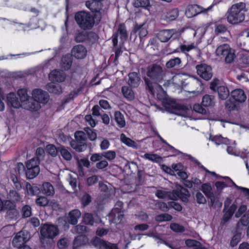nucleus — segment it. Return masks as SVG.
Here are the masks:
<instances>
[{"label": "nucleus", "instance_id": "nucleus-1", "mask_svg": "<svg viewBox=\"0 0 249 249\" xmlns=\"http://www.w3.org/2000/svg\"><path fill=\"white\" fill-rule=\"evenodd\" d=\"M165 73L160 65L152 64L146 68V76L143 77L145 89L152 95H154L155 89H162L159 83L163 80Z\"/></svg>", "mask_w": 249, "mask_h": 249}, {"label": "nucleus", "instance_id": "nucleus-2", "mask_svg": "<svg viewBox=\"0 0 249 249\" xmlns=\"http://www.w3.org/2000/svg\"><path fill=\"white\" fill-rule=\"evenodd\" d=\"M245 3L240 2L233 5L228 11L227 19L231 24H237L245 19Z\"/></svg>", "mask_w": 249, "mask_h": 249}, {"label": "nucleus", "instance_id": "nucleus-3", "mask_svg": "<svg viewBox=\"0 0 249 249\" xmlns=\"http://www.w3.org/2000/svg\"><path fill=\"white\" fill-rule=\"evenodd\" d=\"M75 19L79 26L85 30L91 29L94 24V18L89 12H77L75 16Z\"/></svg>", "mask_w": 249, "mask_h": 249}, {"label": "nucleus", "instance_id": "nucleus-4", "mask_svg": "<svg viewBox=\"0 0 249 249\" xmlns=\"http://www.w3.org/2000/svg\"><path fill=\"white\" fill-rule=\"evenodd\" d=\"M74 137L75 140H72L70 142L71 147L78 152L85 151L87 148V145L86 143V134L83 131H78L75 132Z\"/></svg>", "mask_w": 249, "mask_h": 249}, {"label": "nucleus", "instance_id": "nucleus-5", "mask_svg": "<svg viewBox=\"0 0 249 249\" xmlns=\"http://www.w3.org/2000/svg\"><path fill=\"white\" fill-rule=\"evenodd\" d=\"M215 53L217 56L224 58L225 62L229 64L231 63L235 57L234 50L227 44L219 46L215 51Z\"/></svg>", "mask_w": 249, "mask_h": 249}, {"label": "nucleus", "instance_id": "nucleus-6", "mask_svg": "<svg viewBox=\"0 0 249 249\" xmlns=\"http://www.w3.org/2000/svg\"><path fill=\"white\" fill-rule=\"evenodd\" d=\"M39 164L38 161L35 159H30L26 161L25 175L27 179H33L39 174Z\"/></svg>", "mask_w": 249, "mask_h": 249}, {"label": "nucleus", "instance_id": "nucleus-7", "mask_svg": "<svg viewBox=\"0 0 249 249\" xmlns=\"http://www.w3.org/2000/svg\"><path fill=\"white\" fill-rule=\"evenodd\" d=\"M197 74L206 81L211 79L213 75L212 68L205 63H201L196 67Z\"/></svg>", "mask_w": 249, "mask_h": 249}, {"label": "nucleus", "instance_id": "nucleus-8", "mask_svg": "<svg viewBox=\"0 0 249 249\" xmlns=\"http://www.w3.org/2000/svg\"><path fill=\"white\" fill-rule=\"evenodd\" d=\"M30 238V235L26 231H21L15 235L12 241V244L14 247L19 248L25 245Z\"/></svg>", "mask_w": 249, "mask_h": 249}, {"label": "nucleus", "instance_id": "nucleus-9", "mask_svg": "<svg viewBox=\"0 0 249 249\" xmlns=\"http://www.w3.org/2000/svg\"><path fill=\"white\" fill-rule=\"evenodd\" d=\"M212 7V5L207 8H203L197 4L189 5L186 9L185 15L188 18H191L201 13L207 12L210 10Z\"/></svg>", "mask_w": 249, "mask_h": 249}, {"label": "nucleus", "instance_id": "nucleus-10", "mask_svg": "<svg viewBox=\"0 0 249 249\" xmlns=\"http://www.w3.org/2000/svg\"><path fill=\"white\" fill-rule=\"evenodd\" d=\"M40 233L45 238L53 239L58 234V230L54 225L45 224L41 227Z\"/></svg>", "mask_w": 249, "mask_h": 249}, {"label": "nucleus", "instance_id": "nucleus-11", "mask_svg": "<svg viewBox=\"0 0 249 249\" xmlns=\"http://www.w3.org/2000/svg\"><path fill=\"white\" fill-rule=\"evenodd\" d=\"M119 35L120 36V39L123 42L127 40L128 34L126 27L124 23L119 24L117 32L114 33L112 35V42L115 45H116L118 43V37Z\"/></svg>", "mask_w": 249, "mask_h": 249}, {"label": "nucleus", "instance_id": "nucleus-12", "mask_svg": "<svg viewBox=\"0 0 249 249\" xmlns=\"http://www.w3.org/2000/svg\"><path fill=\"white\" fill-rule=\"evenodd\" d=\"M127 85L131 88H137L142 82L140 74L137 72H131L128 74Z\"/></svg>", "mask_w": 249, "mask_h": 249}, {"label": "nucleus", "instance_id": "nucleus-13", "mask_svg": "<svg viewBox=\"0 0 249 249\" xmlns=\"http://www.w3.org/2000/svg\"><path fill=\"white\" fill-rule=\"evenodd\" d=\"M71 56L77 59H83L87 53V49L83 45H77L74 46L71 51Z\"/></svg>", "mask_w": 249, "mask_h": 249}, {"label": "nucleus", "instance_id": "nucleus-14", "mask_svg": "<svg viewBox=\"0 0 249 249\" xmlns=\"http://www.w3.org/2000/svg\"><path fill=\"white\" fill-rule=\"evenodd\" d=\"M92 244L99 249H119L116 244L106 242L98 238L93 240Z\"/></svg>", "mask_w": 249, "mask_h": 249}, {"label": "nucleus", "instance_id": "nucleus-15", "mask_svg": "<svg viewBox=\"0 0 249 249\" xmlns=\"http://www.w3.org/2000/svg\"><path fill=\"white\" fill-rule=\"evenodd\" d=\"M104 0H90L86 2V6L92 12H99L103 7Z\"/></svg>", "mask_w": 249, "mask_h": 249}, {"label": "nucleus", "instance_id": "nucleus-16", "mask_svg": "<svg viewBox=\"0 0 249 249\" xmlns=\"http://www.w3.org/2000/svg\"><path fill=\"white\" fill-rule=\"evenodd\" d=\"M176 33L175 29L162 30L158 34V38L161 42H167Z\"/></svg>", "mask_w": 249, "mask_h": 249}, {"label": "nucleus", "instance_id": "nucleus-17", "mask_svg": "<svg viewBox=\"0 0 249 249\" xmlns=\"http://www.w3.org/2000/svg\"><path fill=\"white\" fill-rule=\"evenodd\" d=\"M32 95L33 97L40 103L45 104L47 102L48 100V95L47 93L40 89H35L33 90Z\"/></svg>", "mask_w": 249, "mask_h": 249}, {"label": "nucleus", "instance_id": "nucleus-18", "mask_svg": "<svg viewBox=\"0 0 249 249\" xmlns=\"http://www.w3.org/2000/svg\"><path fill=\"white\" fill-rule=\"evenodd\" d=\"M231 96L236 102L238 103H243L247 99L244 91L240 89L232 90L231 92Z\"/></svg>", "mask_w": 249, "mask_h": 249}, {"label": "nucleus", "instance_id": "nucleus-19", "mask_svg": "<svg viewBox=\"0 0 249 249\" xmlns=\"http://www.w3.org/2000/svg\"><path fill=\"white\" fill-rule=\"evenodd\" d=\"M195 48H196V46L195 43H192L188 45L180 43L178 47L174 50V53L181 52L185 54L187 57H189L191 59V56L188 54V53Z\"/></svg>", "mask_w": 249, "mask_h": 249}, {"label": "nucleus", "instance_id": "nucleus-20", "mask_svg": "<svg viewBox=\"0 0 249 249\" xmlns=\"http://www.w3.org/2000/svg\"><path fill=\"white\" fill-rule=\"evenodd\" d=\"M100 221L97 216L90 213H85L82 216V222L86 225L93 226L95 223H97Z\"/></svg>", "mask_w": 249, "mask_h": 249}, {"label": "nucleus", "instance_id": "nucleus-21", "mask_svg": "<svg viewBox=\"0 0 249 249\" xmlns=\"http://www.w3.org/2000/svg\"><path fill=\"white\" fill-rule=\"evenodd\" d=\"M6 98L8 106L15 108H18L21 107L20 102L18 101L15 93H9L7 94Z\"/></svg>", "mask_w": 249, "mask_h": 249}, {"label": "nucleus", "instance_id": "nucleus-22", "mask_svg": "<svg viewBox=\"0 0 249 249\" xmlns=\"http://www.w3.org/2000/svg\"><path fill=\"white\" fill-rule=\"evenodd\" d=\"M50 80L53 82H62L65 79V75L63 71L56 70L53 71L49 75Z\"/></svg>", "mask_w": 249, "mask_h": 249}, {"label": "nucleus", "instance_id": "nucleus-23", "mask_svg": "<svg viewBox=\"0 0 249 249\" xmlns=\"http://www.w3.org/2000/svg\"><path fill=\"white\" fill-rule=\"evenodd\" d=\"M129 86H124L121 88V92L124 98L128 101H132L135 98V93Z\"/></svg>", "mask_w": 249, "mask_h": 249}, {"label": "nucleus", "instance_id": "nucleus-24", "mask_svg": "<svg viewBox=\"0 0 249 249\" xmlns=\"http://www.w3.org/2000/svg\"><path fill=\"white\" fill-rule=\"evenodd\" d=\"M24 105H25V108L32 111L38 110L40 108V103L38 102L35 98L31 97Z\"/></svg>", "mask_w": 249, "mask_h": 249}, {"label": "nucleus", "instance_id": "nucleus-25", "mask_svg": "<svg viewBox=\"0 0 249 249\" xmlns=\"http://www.w3.org/2000/svg\"><path fill=\"white\" fill-rule=\"evenodd\" d=\"M178 16V10L174 8L164 13L163 15V18L166 22H171L175 20Z\"/></svg>", "mask_w": 249, "mask_h": 249}, {"label": "nucleus", "instance_id": "nucleus-26", "mask_svg": "<svg viewBox=\"0 0 249 249\" xmlns=\"http://www.w3.org/2000/svg\"><path fill=\"white\" fill-rule=\"evenodd\" d=\"M88 242V239L86 236L79 235L75 238L73 243V249H79Z\"/></svg>", "mask_w": 249, "mask_h": 249}, {"label": "nucleus", "instance_id": "nucleus-27", "mask_svg": "<svg viewBox=\"0 0 249 249\" xmlns=\"http://www.w3.org/2000/svg\"><path fill=\"white\" fill-rule=\"evenodd\" d=\"M81 213L78 209H74L70 212L68 217V222L72 225H75L80 217Z\"/></svg>", "mask_w": 249, "mask_h": 249}, {"label": "nucleus", "instance_id": "nucleus-28", "mask_svg": "<svg viewBox=\"0 0 249 249\" xmlns=\"http://www.w3.org/2000/svg\"><path fill=\"white\" fill-rule=\"evenodd\" d=\"M187 110L188 108L186 106L177 104L173 107L171 112L179 116H185L187 114Z\"/></svg>", "mask_w": 249, "mask_h": 249}, {"label": "nucleus", "instance_id": "nucleus-29", "mask_svg": "<svg viewBox=\"0 0 249 249\" xmlns=\"http://www.w3.org/2000/svg\"><path fill=\"white\" fill-rule=\"evenodd\" d=\"M202 105L205 107H213L215 105V97L212 95L205 94L203 96Z\"/></svg>", "mask_w": 249, "mask_h": 249}, {"label": "nucleus", "instance_id": "nucleus-30", "mask_svg": "<svg viewBox=\"0 0 249 249\" xmlns=\"http://www.w3.org/2000/svg\"><path fill=\"white\" fill-rule=\"evenodd\" d=\"M72 62L71 55L67 54L64 56L61 59V67L64 70H68L71 67Z\"/></svg>", "mask_w": 249, "mask_h": 249}, {"label": "nucleus", "instance_id": "nucleus-31", "mask_svg": "<svg viewBox=\"0 0 249 249\" xmlns=\"http://www.w3.org/2000/svg\"><path fill=\"white\" fill-rule=\"evenodd\" d=\"M46 89L50 92L54 94H60L62 92V89L59 84L52 82L46 85Z\"/></svg>", "mask_w": 249, "mask_h": 249}, {"label": "nucleus", "instance_id": "nucleus-32", "mask_svg": "<svg viewBox=\"0 0 249 249\" xmlns=\"http://www.w3.org/2000/svg\"><path fill=\"white\" fill-rule=\"evenodd\" d=\"M178 198L184 203H187L189 202L188 198L190 197L191 194L189 191L182 187H180Z\"/></svg>", "mask_w": 249, "mask_h": 249}, {"label": "nucleus", "instance_id": "nucleus-33", "mask_svg": "<svg viewBox=\"0 0 249 249\" xmlns=\"http://www.w3.org/2000/svg\"><path fill=\"white\" fill-rule=\"evenodd\" d=\"M120 140L122 142L126 144L129 147H131L134 149H138V144L130 138L126 137V136L122 133L120 136Z\"/></svg>", "mask_w": 249, "mask_h": 249}, {"label": "nucleus", "instance_id": "nucleus-34", "mask_svg": "<svg viewBox=\"0 0 249 249\" xmlns=\"http://www.w3.org/2000/svg\"><path fill=\"white\" fill-rule=\"evenodd\" d=\"M209 140L214 142L217 145L221 144H229V140L226 138L222 137L221 135H210Z\"/></svg>", "mask_w": 249, "mask_h": 249}, {"label": "nucleus", "instance_id": "nucleus-35", "mask_svg": "<svg viewBox=\"0 0 249 249\" xmlns=\"http://www.w3.org/2000/svg\"><path fill=\"white\" fill-rule=\"evenodd\" d=\"M41 191L47 196H52L54 193L53 187L49 182H45L42 184Z\"/></svg>", "mask_w": 249, "mask_h": 249}, {"label": "nucleus", "instance_id": "nucleus-36", "mask_svg": "<svg viewBox=\"0 0 249 249\" xmlns=\"http://www.w3.org/2000/svg\"><path fill=\"white\" fill-rule=\"evenodd\" d=\"M143 24H138V23H136L133 29L134 33H138L141 39L147 34V31L143 27Z\"/></svg>", "mask_w": 249, "mask_h": 249}, {"label": "nucleus", "instance_id": "nucleus-37", "mask_svg": "<svg viewBox=\"0 0 249 249\" xmlns=\"http://www.w3.org/2000/svg\"><path fill=\"white\" fill-rule=\"evenodd\" d=\"M181 63V60L180 58L175 57L168 61L165 64V66L167 69H176L179 67Z\"/></svg>", "mask_w": 249, "mask_h": 249}, {"label": "nucleus", "instance_id": "nucleus-38", "mask_svg": "<svg viewBox=\"0 0 249 249\" xmlns=\"http://www.w3.org/2000/svg\"><path fill=\"white\" fill-rule=\"evenodd\" d=\"M114 119L119 127L123 128L125 126V122L124 116L121 112L116 111L114 113Z\"/></svg>", "mask_w": 249, "mask_h": 249}, {"label": "nucleus", "instance_id": "nucleus-39", "mask_svg": "<svg viewBox=\"0 0 249 249\" xmlns=\"http://www.w3.org/2000/svg\"><path fill=\"white\" fill-rule=\"evenodd\" d=\"M217 91L219 97L222 100L226 99L230 94V91L227 87L225 86H220L217 88Z\"/></svg>", "mask_w": 249, "mask_h": 249}, {"label": "nucleus", "instance_id": "nucleus-40", "mask_svg": "<svg viewBox=\"0 0 249 249\" xmlns=\"http://www.w3.org/2000/svg\"><path fill=\"white\" fill-rule=\"evenodd\" d=\"M18 95L20 102L23 105L31 98L27 93V90L26 89H21L18 90Z\"/></svg>", "mask_w": 249, "mask_h": 249}, {"label": "nucleus", "instance_id": "nucleus-41", "mask_svg": "<svg viewBox=\"0 0 249 249\" xmlns=\"http://www.w3.org/2000/svg\"><path fill=\"white\" fill-rule=\"evenodd\" d=\"M87 31H77L74 34V40L76 42L87 41Z\"/></svg>", "mask_w": 249, "mask_h": 249}, {"label": "nucleus", "instance_id": "nucleus-42", "mask_svg": "<svg viewBox=\"0 0 249 249\" xmlns=\"http://www.w3.org/2000/svg\"><path fill=\"white\" fill-rule=\"evenodd\" d=\"M141 157L151 161L157 163H160L162 160V158L156 154L146 153Z\"/></svg>", "mask_w": 249, "mask_h": 249}, {"label": "nucleus", "instance_id": "nucleus-43", "mask_svg": "<svg viewBox=\"0 0 249 249\" xmlns=\"http://www.w3.org/2000/svg\"><path fill=\"white\" fill-rule=\"evenodd\" d=\"M58 150L59 151L60 155L65 160L70 161L71 160L72 155L71 153L64 146L61 145L58 147Z\"/></svg>", "mask_w": 249, "mask_h": 249}, {"label": "nucleus", "instance_id": "nucleus-44", "mask_svg": "<svg viewBox=\"0 0 249 249\" xmlns=\"http://www.w3.org/2000/svg\"><path fill=\"white\" fill-rule=\"evenodd\" d=\"M5 217L6 219L17 220L19 217V212L17 208L6 211Z\"/></svg>", "mask_w": 249, "mask_h": 249}, {"label": "nucleus", "instance_id": "nucleus-45", "mask_svg": "<svg viewBox=\"0 0 249 249\" xmlns=\"http://www.w3.org/2000/svg\"><path fill=\"white\" fill-rule=\"evenodd\" d=\"M45 156V153L44 149L41 147H38L36 151L35 156L31 159L37 160L40 163V161L44 160Z\"/></svg>", "mask_w": 249, "mask_h": 249}, {"label": "nucleus", "instance_id": "nucleus-46", "mask_svg": "<svg viewBox=\"0 0 249 249\" xmlns=\"http://www.w3.org/2000/svg\"><path fill=\"white\" fill-rule=\"evenodd\" d=\"M46 150L48 153L53 157H55L59 152L58 147H56L54 145L52 144L46 146Z\"/></svg>", "mask_w": 249, "mask_h": 249}, {"label": "nucleus", "instance_id": "nucleus-47", "mask_svg": "<svg viewBox=\"0 0 249 249\" xmlns=\"http://www.w3.org/2000/svg\"><path fill=\"white\" fill-rule=\"evenodd\" d=\"M249 223V211L245 213L240 218L237 224V230L239 228L240 225L243 226H247Z\"/></svg>", "mask_w": 249, "mask_h": 249}, {"label": "nucleus", "instance_id": "nucleus-48", "mask_svg": "<svg viewBox=\"0 0 249 249\" xmlns=\"http://www.w3.org/2000/svg\"><path fill=\"white\" fill-rule=\"evenodd\" d=\"M77 160L78 170L81 171L82 174L84 175V172L82 171L83 167L81 164L87 168H89L90 167V162L88 159L86 158L81 159L80 160L77 159Z\"/></svg>", "mask_w": 249, "mask_h": 249}, {"label": "nucleus", "instance_id": "nucleus-49", "mask_svg": "<svg viewBox=\"0 0 249 249\" xmlns=\"http://www.w3.org/2000/svg\"><path fill=\"white\" fill-rule=\"evenodd\" d=\"M173 218L171 215L167 213H162L157 215L155 217V220L159 222L163 221H171Z\"/></svg>", "mask_w": 249, "mask_h": 249}, {"label": "nucleus", "instance_id": "nucleus-50", "mask_svg": "<svg viewBox=\"0 0 249 249\" xmlns=\"http://www.w3.org/2000/svg\"><path fill=\"white\" fill-rule=\"evenodd\" d=\"M15 208H17V205L15 202L10 200L4 201L3 211H9Z\"/></svg>", "mask_w": 249, "mask_h": 249}, {"label": "nucleus", "instance_id": "nucleus-51", "mask_svg": "<svg viewBox=\"0 0 249 249\" xmlns=\"http://www.w3.org/2000/svg\"><path fill=\"white\" fill-rule=\"evenodd\" d=\"M201 191L207 197L211 196V195L213 194V192L212 191V187L210 184L208 183H204L201 185Z\"/></svg>", "mask_w": 249, "mask_h": 249}, {"label": "nucleus", "instance_id": "nucleus-52", "mask_svg": "<svg viewBox=\"0 0 249 249\" xmlns=\"http://www.w3.org/2000/svg\"><path fill=\"white\" fill-rule=\"evenodd\" d=\"M149 4V0H134L133 2V6L136 8L146 7Z\"/></svg>", "mask_w": 249, "mask_h": 249}, {"label": "nucleus", "instance_id": "nucleus-53", "mask_svg": "<svg viewBox=\"0 0 249 249\" xmlns=\"http://www.w3.org/2000/svg\"><path fill=\"white\" fill-rule=\"evenodd\" d=\"M85 131L86 132L87 135L88 136L89 139L91 141H95L97 138V134L95 132V130L91 129L89 127H86L84 129Z\"/></svg>", "mask_w": 249, "mask_h": 249}, {"label": "nucleus", "instance_id": "nucleus-54", "mask_svg": "<svg viewBox=\"0 0 249 249\" xmlns=\"http://www.w3.org/2000/svg\"><path fill=\"white\" fill-rule=\"evenodd\" d=\"M21 214L23 218H27L32 214V208L28 205H24L21 209Z\"/></svg>", "mask_w": 249, "mask_h": 249}, {"label": "nucleus", "instance_id": "nucleus-55", "mask_svg": "<svg viewBox=\"0 0 249 249\" xmlns=\"http://www.w3.org/2000/svg\"><path fill=\"white\" fill-rule=\"evenodd\" d=\"M241 239V233L236 231L231 241L230 245L232 247H235Z\"/></svg>", "mask_w": 249, "mask_h": 249}, {"label": "nucleus", "instance_id": "nucleus-56", "mask_svg": "<svg viewBox=\"0 0 249 249\" xmlns=\"http://www.w3.org/2000/svg\"><path fill=\"white\" fill-rule=\"evenodd\" d=\"M49 200L46 197L40 196L36 200V204L41 207H45L49 203Z\"/></svg>", "mask_w": 249, "mask_h": 249}, {"label": "nucleus", "instance_id": "nucleus-57", "mask_svg": "<svg viewBox=\"0 0 249 249\" xmlns=\"http://www.w3.org/2000/svg\"><path fill=\"white\" fill-rule=\"evenodd\" d=\"M9 198L11 199L13 202H18L20 200L19 194L15 190H10L9 194Z\"/></svg>", "mask_w": 249, "mask_h": 249}, {"label": "nucleus", "instance_id": "nucleus-58", "mask_svg": "<svg viewBox=\"0 0 249 249\" xmlns=\"http://www.w3.org/2000/svg\"><path fill=\"white\" fill-rule=\"evenodd\" d=\"M196 202L199 204H204L206 203V199L204 195L200 192L197 191L194 196Z\"/></svg>", "mask_w": 249, "mask_h": 249}, {"label": "nucleus", "instance_id": "nucleus-59", "mask_svg": "<svg viewBox=\"0 0 249 249\" xmlns=\"http://www.w3.org/2000/svg\"><path fill=\"white\" fill-rule=\"evenodd\" d=\"M87 41L94 43L98 38V35L93 32H87Z\"/></svg>", "mask_w": 249, "mask_h": 249}, {"label": "nucleus", "instance_id": "nucleus-60", "mask_svg": "<svg viewBox=\"0 0 249 249\" xmlns=\"http://www.w3.org/2000/svg\"><path fill=\"white\" fill-rule=\"evenodd\" d=\"M74 230L77 233L83 234L88 232L89 229L85 225L79 224L74 227Z\"/></svg>", "mask_w": 249, "mask_h": 249}, {"label": "nucleus", "instance_id": "nucleus-61", "mask_svg": "<svg viewBox=\"0 0 249 249\" xmlns=\"http://www.w3.org/2000/svg\"><path fill=\"white\" fill-rule=\"evenodd\" d=\"M103 158H105L108 160H112L116 157V153L114 151H108L102 153Z\"/></svg>", "mask_w": 249, "mask_h": 249}, {"label": "nucleus", "instance_id": "nucleus-62", "mask_svg": "<svg viewBox=\"0 0 249 249\" xmlns=\"http://www.w3.org/2000/svg\"><path fill=\"white\" fill-rule=\"evenodd\" d=\"M124 212H115L114 213H110V215L113 217V220L115 222L120 223L124 216Z\"/></svg>", "mask_w": 249, "mask_h": 249}, {"label": "nucleus", "instance_id": "nucleus-63", "mask_svg": "<svg viewBox=\"0 0 249 249\" xmlns=\"http://www.w3.org/2000/svg\"><path fill=\"white\" fill-rule=\"evenodd\" d=\"M69 245V240L66 238H63L58 240L57 242V247L60 249H64L67 248Z\"/></svg>", "mask_w": 249, "mask_h": 249}, {"label": "nucleus", "instance_id": "nucleus-64", "mask_svg": "<svg viewBox=\"0 0 249 249\" xmlns=\"http://www.w3.org/2000/svg\"><path fill=\"white\" fill-rule=\"evenodd\" d=\"M170 228L175 232H183L185 231V229L183 226L177 223L171 224Z\"/></svg>", "mask_w": 249, "mask_h": 249}]
</instances>
